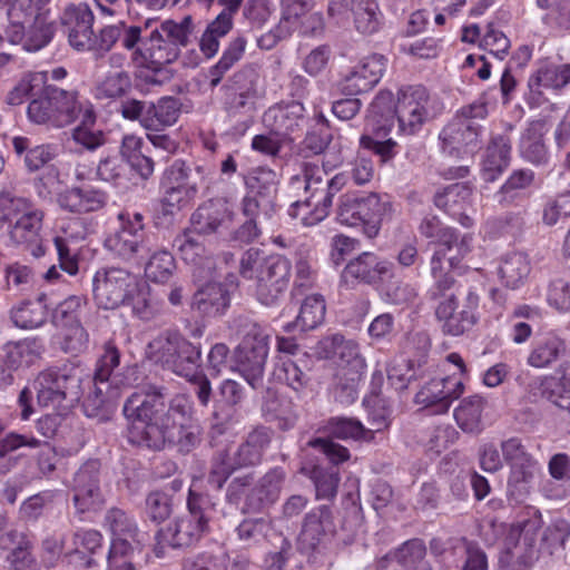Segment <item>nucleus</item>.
Wrapping results in <instances>:
<instances>
[{"instance_id":"1","label":"nucleus","mask_w":570,"mask_h":570,"mask_svg":"<svg viewBox=\"0 0 570 570\" xmlns=\"http://www.w3.org/2000/svg\"><path fill=\"white\" fill-rule=\"evenodd\" d=\"M128 420V441L138 446L161 450L175 444L190 452L200 441V426L191 417V404L185 395H176L166 405L165 389L150 385L134 392L124 405Z\"/></svg>"},{"instance_id":"2","label":"nucleus","mask_w":570,"mask_h":570,"mask_svg":"<svg viewBox=\"0 0 570 570\" xmlns=\"http://www.w3.org/2000/svg\"><path fill=\"white\" fill-rule=\"evenodd\" d=\"M452 238L442 248H436L431 257L434 284L429 289V295L436 302L435 317L442 323L443 333L460 336L478 323L480 297L475 291L469 289L462 309L456 312L459 286L452 276L443 273V263L446 259L453 271H479L475 257L482 256L483 249L473 245V234H461L454 228Z\"/></svg>"},{"instance_id":"3","label":"nucleus","mask_w":570,"mask_h":570,"mask_svg":"<svg viewBox=\"0 0 570 570\" xmlns=\"http://www.w3.org/2000/svg\"><path fill=\"white\" fill-rule=\"evenodd\" d=\"M92 295L99 308L129 306L132 314L144 321L150 320L155 313L149 285L122 267L97 269L92 277Z\"/></svg>"},{"instance_id":"4","label":"nucleus","mask_w":570,"mask_h":570,"mask_svg":"<svg viewBox=\"0 0 570 570\" xmlns=\"http://www.w3.org/2000/svg\"><path fill=\"white\" fill-rule=\"evenodd\" d=\"M91 387L90 373L80 364L66 363L38 374L33 382L38 404L67 413Z\"/></svg>"},{"instance_id":"5","label":"nucleus","mask_w":570,"mask_h":570,"mask_svg":"<svg viewBox=\"0 0 570 570\" xmlns=\"http://www.w3.org/2000/svg\"><path fill=\"white\" fill-rule=\"evenodd\" d=\"M193 481L188 490L187 512L160 529L156 535L157 557H163L164 546L188 548L197 543L209 531V522L216 511L214 499L195 490Z\"/></svg>"},{"instance_id":"6","label":"nucleus","mask_w":570,"mask_h":570,"mask_svg":"<svg viewBox=\"0 0 570 570\" xmlns=\"http://www.w3.org/2000/svg\"><path fill=\"white\" fill-rule=\"evenodd\" d=\"M50 0H14L8 9L6 35L11 43L23 41V49L36 52L53 38L56 26L48 21Z\"/></svg>"},{"instance_id":"7","label":"nucleus","mask_w":570,"mask_h":570,"mask_svg":"<svg viewBox=\"0 0 570 570\" xmlns=\"http://www.w3.org/2000/svg\"><path fill=\"white\" fill-rule=\"evenodd\" d=\"M120 364V352L112 342H107L104 353L97 361L95 374H90L91 387L82 402L86 416L97 417L107 401L116 400L122 386L131 385L130 375L136 367H127L126 374H114Z\"/></svg>"},{"instance_id":"8","label":"nucleus","mask_w":570,"mask_h":570,"mask_svg":"<svg viewBox=\"0 0 570 570\" xmlns=\"http://www.w3.org/2000/svg\"><path fill=\"white\" fill-rule=\"evenodd\" d=\"M482 102H473L458 110L439 135L441 151L450 157H472L482 146V131L478 120L487 116Z\"/></svg>"},{"instance_id":"9","label":"nucleus","mask_w":570,"mask_h":570,"mask_svg":"<svg viewBox=\"0 0 570 570\" xmlns=\"http://www.w3.org/2000/svg\"><path fill=\"white\" fill-rule=\"evenodd\" d=\"M209 170L199 164H187L176 159L165 171L163 188V205L166 212L173 214L191 204L202 187L208 186Z\"/></svg>"},{"instance_id":"10","label":"nucleus","mask_w":570,"mask_h":570,"mask_svg":"<svg viewBox=\"0 0 570 570\" xmlns=\"http://www.w3.org/2000/svg\"><path fill=\"white\" fill-rule=\"evenodd\" d=\"M76 91H68L56 86H43L27 107L30 122L61 128L79 117L82 102Z\"/></svg>"},{"instance_id":"11","label":"nucleus","mask_w":570,"mask_h":570,"mask_svg":"<svg viewBox=\"0 0 570 570\" xmlns=\"http://www.w3.org/2000/svg\"><path fill=\"white\" fill-rule=\"evenodd\" d=\"M391 212V203L386 196L370 193L360 196L346 193L340 196L335 209V219L346 227L362 226L367 237L379 234L382 219Z\"/></svg>"},{"instance_id":"12","label":"nucleus","mask_w":570,"mask_h":570,"mask_svg":"<svg viewBox=\"0 0 570 570\" xmlns=\"http://www.w3.org/2000/svg\"><path fill=\"white\" fill-rule=\"evenodd\" d=\"M146 355L180 376L191 375V370L200 362L202 350L177 332H165L149 342Z\"/></svg>"},{"instance_id":"13","label":"nucleus","mask_w":570,"mask_h":570,"mask_svg":"<svg viewBox=\"0 0 570 570\" xmlns=\"http://www.w3.org/2000/svg\"><path fill=\"white\" fill-rule=\"evenodd\" d=\"M269 442V431L265 428H258L252 431L245 442L236 450L228 449L220 452L213 462L208 476L209 484L220 489L237 469L258 464Z\"/></svg>"},{"instance_id":"14","label":"nucleus","mask_w":570,"mask_h":570,"mask_svg":"<svg viewBox=\"0 0 570 570\" xmlns=\"http://www.w3.org/2000/svg\"><path fill=\"white\" fill-rule=\"evenodd\" d=\"M438 114L436 100L423 86L401 89L395 105L399 134L413 136Z\"/></svg>"},{"instance_id":"15","label":"nucleus","mask_w":570,"mask_h":570,"mask_svg":"<svg viewBox=\"0 0 570 570\" xmlns=\"http://www.w3.org/2000/svg\"><path fill=\"white\" fill-rule=\"evenodd\" d=\"M268 341L269 335L265 328L252 324L235 351L237 371L253 389H257L263 382L269 351Z\"/></svg>"},{"instance_id":"16","label":"nucleus","mask_w":570,"mask_h":570,"mask_svg":"<svg viewBox=\"0 0 570 570\" xmlns=\"http://www.w3.org/2000/svg\"><path fill=\"white\" fill-rule=\"evenodd\" d=\"M504 461L510 468L508 476V494L517 502L522 501L530 492L539 463L529 454L521 440L510 438L501 443Z\"/></svg>"},{"instance_id":"17","label":"nucleus","mask_w":570,"mask_h":570,"mask_svg":"<svg viewBox=\"0 0 570 570\" xmlns=\"http://www.w3.org/2000/svg\"><path fill=\"white\" fill-rule=\"evenodd\" d=\"M480 531L483 540L488 544L502 541L504 549L500 556V563L502 566L511 570H528L532 564L533 551L518 546V540L521 534L519 527L487 519L481 523Z\"/></svg>"},{"instance_id":"18","label":"nucleus","mask_w":570,"mask_h":570,"mask_svg":"<svg viewBox=\"0 0 570 570\" xmlns=\"http://www.w3.org/2000/svg\"><path fill=\"white\" fill-rule=\"evenodd\" d=\"M119 229L105 239V247L114 255L129 261L148 249V236L144 229V216L137 212L118 214Z\"/></svg>"},{"instance_id":"19","label":"nucleus","mask_w":570,"mask_h":570,"mask_svg":"<svg viewBox=\"0 0 570 570\" xmlns=\"http://www.w3.org/2000/svg\"><path fill=\"white\" fill-rule=\"evenodd\" d=\"M97 223L91 218L70 217L58 222L53 243L58 253L60 268L75 276L79 271L77 254L71 249V243L85 240L95 233Z\"/></svg>"},{"instance_id":"20","label":"nucleus","mask_w":570,"mask_h":570,"mask_svg":"<svg viewBox=\"0 0 570 570\" xmlns=\"http://www.w3.org/2000/svg\"><path fill=\"white\" fill-rule=\"evenodd\" d=\"M208 281L200 285L193 295L191 309L200 317H217L226 313L230 305V293L235 287V276L227 283L216 281V271Z\"/></svg>"},{"instance_id":"21","label":"nucleus","mask_w":570,"mask_h":570,"mask_svg":"<svg viewBox=\"0 0 570 570\" xmlns=\"http://www.w3.org/2000/svg\"><path fill=\"white\" fill-rule=\"evenodd\" d=\"M289 277L291 263L287 258L281 255L267 256L256 288L258 302L265 306L275 305L286 292Z\"/></svg>"},{"instance_id":"22","label":"nucleus","mask_w":570,"mask_h":570,"mask_svg":"<svg viewBox=\"0 0 570 570\" xmlns=\"http://www.w3.org/2000/svg\"><path fill=\"white\" fill-rule=\"evenodd\" d=\"M350 179L346 171L337 173L326 180L324 195L320 199L315 203H311L309 199L295 200L288 208V215L292 218L299 219L304 226L318 224L327 217L334 196L343 189Z\"/></svg>"},{"instance_id":"23","label":"nucleus","mask_w":570,"mask_h":570,"mask_svg":"<svg viewBox=\"0 0 570 570\" xmlns=\"http://www.w3.org/2000/svg\"><path fill=\"white\" fill-rule=\"evenodd\" d=\"M394 277V264L374 253L364 252L351 259L341 278L345 284L364 283L377 288L383 281Z\"/></svg>"},{"instance_id":"24","label":"nucleus","mask_w":570,"mask_h":570,"mask_svg":"<svg viewBox=\"0 0 570 570\" xmlns=\"http://www.w3.org/2000/svg\"><path fill=\"white\" fill-rule=\"evenodd\" d=\"M386 62L383 55L374 53L364 57L343 76L340 81V90L348 96L371 90L381 80Z\"/></svg>"},{"instance_id":"25","label":"nucleus","mask_w":570,"mask_h":570,"mask_svg":"<svg viewBox=\"0 0 570 570\" xmlns=\"http://www.w3.org/2000/svg\"><path fill=\"white\" fill-rule=\"evenodd\" d=\"M177 57L178 49L156 28L148 37H144L140 45L132 51L130 59L138 68L159 70L163 66L175 61Z\"/></svg>"},{"instance_id":"26","label":"nucleus","mask_w":570,"mask_h":570,"mask_svg":"<svg viewBox=\"0 0 570 570\" xmlns=\"http://www.w3.org/2000/svg\"><path fill=\"white\" fill-rule=\"evenodd\" d=\"M99 469V462L91 460L81 465L75 474L72 485L73 504L80 513L95 510L104 502Z\"/></svg>"},{"instance_id":"27","label":"nucleus","mask_w":570,"mask_h":570,"mask_svg":"<svg viewBox=\"0 0 570 570\" xmlns=\"http://www.w3.org/2000/svg\"><path fill=\"white\" fill-rule=\"evenodd\" d=\"M262 122L267 130L292 138V135L303 131L306 122L305 108L296 100L277 102L265 110Z\"/></svg>"},{"instance_id":"28","label":"nucleus","mask_w":570,"mask_h":570,"mask_svg":"<svg viewBox=\"0 0 570 570\" xmlns=\"http://www.w3.org/2000/svg\"><path fill=\"white\" fill-rule=\"evenodd\" d=\"M335 533V523L332 509L320 505L312 509L304 517L301 532L297 538L298 548L309 552L325 543Z\"/></svg>"},{"instance_id":"29","label":"nucleus","mask_w":570,"mask_h":570,"mask_svg":"<svg viewBox=\"0 0 570 570\" xmlns=\"http://www.w3.org/2000/svg\"><path fill=\"white\" fill-rule=\"evenodd\" d=\"M464 391L461 379L451 375L433 379L424 384L415 395V403L424 407H434V413H446L452 402Z\"/></svg>"},{"instance_id":"30","label":"nucleus","mask_w":570,"mask_h":570,"mask_svg":"<svg viewBox=\"0 0 570 570\" xmlns=\"http://www.w3.org/2000/svg\"><path fill=\"white\" fill-rule=\"evenodd\" d=\"M434 204L443 209L463 227L470 228L474 224L472 213V188L468 184H452L440 190L434 196Z\"/></svg>"},{"instance_id":"31","label":"nucleus","mask_w":570,"mask_h":570,"mask_svg":"<svg viewBox=\"0 0 570 570\" xmlns=\"http://www.w3.org/2000/svg\"><path fill=\"white\" fill-rule=\"evenodd\" d=\"M174 246L181 259L194 267L193 275L196 281L213 276V272L216 271L215 261L207 255L200 234L193 229L185 230L175 238Z\"/></svg>"},{"instance_id":"32","label":"nucleus","mask_w":570,"mask_h":570,"mask_svg":"<svg viewBox=\"0 0 570 570\" xmlns=\"http://www.w3.org/2000/svg\"><path fill=\"white\" fill-rule=\"evenodd\" d=\"M234 212L225 199H214L199 206L191 216V229L196 233H223L232 227Z\"/></svg>"},{"instance_id":"33","label":"nucleus","mask_w":570,"mask_h":570,"mask_svg":"<svg viewBox=\"0 0 570 570\" xmlns=\"http://www.w3.org/2000/svg\"><path fill=\"white\" fill-rule=\"evenodd\" d=\"M45 443L30 431L3 433V426L0 424V475L9 473L18 465L22 458L21 450H36Z\"/></svg>"},{"instance_id":"34","label":"nucleus","mask_w":570,"mask_h":570,"mask_svg":"<svg viewBox=\"0 0 570 570\" xmlns=\"http://www.w3.org/2000/svg\"><path fill=\"white\" fill-rule=\"evenodd\" d=\"M108 194L92 185L71 187L59 195L60 207L70 213L89 214L102 210L108 204Z\"/></svg>"},{"instance_id":"35","label":"nucleus","mask_w":570,"mask_h":570,"mask_svg":"<svg viewBox=\"0 0 570 570\" xmlns=\"http://www.w3.org/2000/svg\"><path fill=\"white\" fill-rule=\"evenodd\" d=\"M67 27L69 43L78 51L90 50L92 47L94 13L87 4L80 3L66 9L62 17Z\"/></svg>"},{"instance_id":"36","label":"nucleus","mask_w":570,"mask_h":570,"mask_svg":"<svg viewBox=\"0 0 570 570\" xmlns=\"http://www.w3.org/2000/svg\"><path fill=\"white\" fill-rule=\"evenodd\" d=\"M43 213L31 205L9 227L12 242L20 245L32 246V255L39 257L45 254L40 244Z\"/></svg>"},{"instance_id":"37","label":"nucleus","mask_w":570,"mask_h":570,"mask_svg":"<svg viewBox=\"0 0 570 570\" xmlns=\"http://www.w3.org/2000/svg\"><path fill=\"white\" fill-rule=\"evenodd\" d=\"M53 298L47 293H40L36 299H27L14 304L9 312L12 324L21 330H36L45 325Z\"/></svg>"},{"instance_id":"38","label":"nucleus","mask_w":570,"mask_h":570,"mask_svg":"<svg viewBox=\"0 0 570 570\" xmlns=\"http://www.w3.org/2000/svg\"><path fill=\"white\" fill-rule=\"evenodd\" d=\"M567 350V343L559 334L547 332L531 343L527 364L538 370L551 368L566 356Z\"/></svg>"},{"instance_id":"39","label":"nucleus","mask_w":570,"mask_h":570,"mask_svg":"<svg viewBox=\"0 0 570 570\" xmlns=\"http://www.w3.org/2000/svg\"><path fill=\"white\" fill-rule=\"evenodd\" d=\"M243 82L228 98L227 109L232 115H253L265 91L259 86V77L255 71L242 73Z\"/></svg>"},{"instance_id":"40","label":"nucleus","mask_w":570,"mask_h":570,"mask_svg":"<svg viewBox=\"0 0 570 570\" xmlns=\"http://www.w3.org/2000/svg\"><path fill=\"white\" fill-rule=\"evenodd\" d=\"M548 130V124L543 119L532 120L528 124L519 144L520 155L525 161L537 166L548 163L549 153L543 139Z\"/></svg>"},{"instance_id":"41","label":"nucleus","mask_w":570,"mask_h":570,"mask_svg":"<svg viewBox=\"0 0 570 570\" xmlns=\"http://www.w3.org/2000/svg\"><path fill=\"white\" fill-rule=\"evenodd\" d=\"M395 105L390 91H381L371 102L366 116L365 129L377 137H387L394 126Z\"/></svg>"},{"instance_id":"42","label":"nucleus","mask_w":570,"mask_h":570,"mask_svg":"<svg viewBox=\"0 0 570 570\" xmlns=\"http://www.w3.org/2000/svg\"><path fill=\"white\" fill-rule=\"evenodd\" d=\"M347 8V20L343 23L336 22L333 18L334 23L337 26H346L350 22L351 16L355 29L363 35H373L377 32L383 23V14L375 0H346Z\"/></svg>"},{"instance_id":"43","label":"nucleus","mask_w":570,"mask_h":570,"mask_svg":"<svg viewBox=\"0 0 570 570\" xmlns=\"http://www.w3.org/2000/svg\"><path fill=\"white\" fill-rule=\"evenodd\" d=\"M262 411L267 421L275 422L284 431L292 429L297 420L293 402L279 396L272 387H267L264 393Z\"/></svg>"},{"instance_id":"44","label":"nucleus","mask_w":570,"mask_h":570,"mask_svg":"<svg viewBox=\"0 0 570 570\" xmlns=\"http://www.w3.org/2000/svg\"><path fill=\"white\" fill-rule=\"evenodd\" d=\"M511 144L510 139L503 135L491 139L482 161V177L485 181L492 183L510 165Z\"/></svg>"},{"instance_id":"45","label":"nucleus","mask_w":570,"mask_h":570,"mask_svg":"<svg viewBox=\"0 0 570 570\" xmlns=\"http://www.w3.org/2000/svg\"><path fill=\"white\" fill-rule=\"evenodd\" d=\"M181 112V102L175 97H163L156 104H148L142 127L148 131H161L175 125Z\"/></svg>"},{"instance_id":"46","label":"nucleus","mask_w":570,"mask_h":570,"mask_svg":"<svg viewBox=\"0 0 570 570\" xmlns=\"http://www.w3.org/2000/svg\"><path fill=\"white\" fill-rule=\"evenodd\" d=\"M285 476L282 468L271 469L255 487V494L247 497L246 509L259 511L264 505L274 503L281 494Z\"/></svg>"},{"instance_id":"47","label":"nucleus","mask_w":570,"mask_h":570,"mask_svg":"<svg viewBox=\"0 0 570 570\" xmlns=\"http://www.w3.org/2000/svg\"><path fill=\"white\" fill-rule=\"evenodd\" d=\"M325 313L326 304L324 297L320 294H312L304 298L296 320L286 323L283 330L287 333L314 330L323 323Z\"/></svg>"},{"instance_id":"48","label":"nucleus","mask_w":570,"mask_h":570,"mask_svg":"<svg viewBox=\"0 0 570 570\" xmlns=\"http://www.w3.org/2000/svg\"><path fill=\"white\" fill-rule=\"evenodd\" d=\"M131 76L124 69H111L105 72L94 88V96L99 100H117L130 92Z\"/></svg>"},{"instance_id":"49","label":"nucleus","mask_w":570,"mask_h":570,"mask_svg":"<svg viewBox=\"0 0 570 570\" xmlns=\"http://www.w3.org/2000/svg\"><path fill=\"white\" fill-rule=\"evenodd\" d=\"M426 548L424 542L420 539H412L381 559L377 562V568L384 569L385 561L395 560L406 570H431L429 563L424 560Z\"/></svg>"},{"instance_id":"50","label":"nucleus","mask_w":570,"mask_h":570,"mask_svg":"<svg viewBox=\"0 0 570 570\" xmlns=\"http://www.w3.org/2000/svg\"><path fill=\"white\" fill-rule=\"evenodd\" d=\"M538 86L560 94L570 86V62H549L541 66L530 79V87Z\"/></svg>"},{"instance_id":"51","label":"nucleus","mask_w":570,"mask_h":570,"mask_svg":"<svg viewBox=\"0 0 570 570\" xmlns=\"http://www.w3.org/2000/svg\"><path fill=\"white\" fill-rule=\"evenodd\" d=\"M177 263L174 255L166 248L153 252L145 263L144 273L148 282L167 285L174 278Z\"/></svg>"},{"instance_id":"52","label":"nucleus","mask_w":570,"mask_h":570,"mask_svg":"<svg viewBox=\"0 0 570 570\" xmlns=\"http://www.w3.org/2000/svg\"><path fill=\"white\" fill-rule=\"evenodd\" d=\"M80 124L75 128L72 137L75 141L89 150L100 147L105 139L101 130L94 129L96 114L90 101L85 100L79 110Z\"/></svg>"},{"instance_id":"53","label":"nucleus","mask_w":570,"mask_h":570,"mask_svg":"<svg viewBox=\"0 0 570 570\" xmlns=\"http://www.w3.org/2000/svg\"><path fill=\"white\" fill-rule=\"evenodd\" d=\"M487 400L479 394L463 399L454 410L458 425L468 433H479L482 430V413Z\"/></svg>"},{"instance_id":"54","label":"nucleus","mask_w":570,"mask_h":570,"mask_svg":"<svg viewBox=\"0 0 570 570\" xmlns=\"http://www.w3.org/2000/svg\"><path fill=\"white\" fill-rule=\"evenodd\" d=\"M530 272V261L522 253L507 255L498 267V274L502 283L512 289L522 286L528 279Z\"/></svg>"},{"instance_id":"55","label":"nucleus","mask_w":570,"mask_h":570,"mask_svg":"<svg viewBox=\"0 0 570 570\" xmlns=\"http://www.w3.org/2000/svg\"><path fill=\"white\" fill-rule=\"evenodd\" d=\"M383 382V375L380 371L372 374V394L363 399V406L367 411V420L374 431H381L389 425L390 409L379 396V389Z\"/></svg>"},{"instance_id":"56","label":"nucleus","mask_w":570,"mask_h":570,"mask_svg":"<svg viewBox=\"0 0 570 570\" xmlns=\"http://www.w3.org/2000/svg\"><path fill=\"white\" fill-rule=\"evenodd\" d=\"M45 352L43 342L38 337H28L7 345V360L13 370L30 366Z\"/></svg>"},{"instance_id":"57","label":"nucleus","mask_w":570,"mask_h":570,"mask_svg":"<svg viewBox=\"0 0 570 570\" xmlns=\"http://www.w3.org/2000/svg\"><path fill=\"white\" fill-rule=\"evenodd\" d=\"M233 27L230 12L222 11L212 21L199 40V48L206 59L213 58L219 49V40L225 37Z\"/></svg>"},{"instance_id":"58","label":"nucleus","mask_w":570,"mask_h":570,"mask_svg":"<svg viewBox=\"0 0 570 570\" xmlns=\"http://www.w3.org/2000/svg\"><path fill=\"white\" fill-rule=\"evenodd\" d=\"M246 46L247 40L243 36L230 40L218 62L209 68L208 79L212 87H216L224 75L243 57Z\"/></svg>"},{"instance_id":"59","label":"nucleus","mask_w":570,"mask_h":570,"mask_svg":"<svg viewBox=\"0 0 570 570\" xmlns=\"http://www.w3.org/2000/svg\"><path fill=\"white\" fill-rule=\"evenodd\" d=\"M328 432L341 440H366L373 439V431L366 429L363 423L354 417L335 416L327 422Z\"/></svg>"},{"instance_id":"60","label":"nucleus","mask_w":570,"mask_h":570,"mask_svg":"<svg viewBox=\"0 0 570 570\" xmlns=\"http://www.w3.org/2000/svg\"><path fill=\"white\" fill-rule=\"evenodd\" d=\"M47 76L43 72L26 73L8 92L6 101L10 106H19L27 99L36 97L46 85Z\"/></svg>"},{"instance_id":"61","label":"nucleus","mask_w":570,"mask_h":570,"mask_svg":"<svg viewBox=\"0 0 570 570\" xmlns=\"http://www.w3.org/2000/svg\"><path fill=\"white\" fill-rule=\"evenodd\" d=\"M301 471L312 479L315 485L317 499L330 500L336 495L340 483V474L336 469H323L321 466H313L309 469L307 466H303Z\"/></svg>"},{"instance_id":"62","label":"nucleus","mask_w":570,"mask_h":570,"mask_svg":"<svg viewBox=\"0 0 570 570\" xmlns=\"http://www.w3.org/2000/svg\"><path fill=\"white\" fill-rule=\"evenodd\" d=\"M273 377L278 382H284L297 393L302 392L308 382L307 375L287 356L277 357Z\"/></svg>"},{"instance_id":"63","label":"nucleus","mask_w":570,"mask_h":570,"mask_svg":"<svg viewBox=\"0 0 570 570\" xmlns=\"http://www.w3.org/2000/svg\"><path fill=\"white\" fill-rule=\"evenodd\" d=\"M546 301L558 313H570V274L557 276L549 282Z\"/></svg>"},{"instance_id":"64","label":"nucleus","mask_w":570,"mask_h":570,"mask_svg":"<svg viewBox=\"0 0 570 570\" xmlns=\"http://www.w3.org/2000/svg\"><path fill=\"white\" fill-rule=\"evenodd\" d=\"M541 387L542 395L547 400L570 413V377H546L541 383Z\"/></svg>"}]
</instances>
